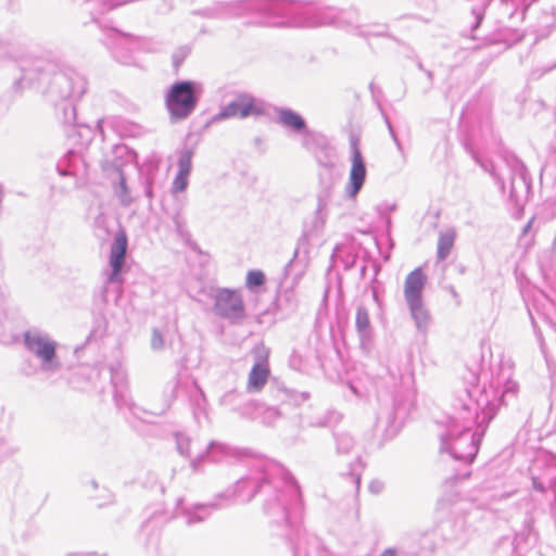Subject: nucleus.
<instances>
[{
	"label": "nucleus",
	"mask_w": 556,
	"mask_h": 556,
	"mask_svg": "<svg viewBox=\"0 0 556 556\" xmlns=\"http://www.w3.org/2000/svg\"><path fill=\"white\" fill-rule=\"evenodd\" d=\"M510 376V368L501 369L492 377L488 389L473 383L478 377L470 374V386L454 393L446 429L440 433L442 462L455 470V473L445 478L446 485L469 476L467 466L473 462L481 439L498 406L516 396L518 384Z\"/></svg>",
	"instance_id": "obj_1"
},
{
	"label": "nucleus",
	"mask_w": 556,
	"mask_h": 556,
	"mask_svg": "<svg viewBox=\"0 0 556 556\" xmlns=\"http://www.w3.org/2000/svg\"><path fill=\"white\" fill-rule=\"evenodd\" d=\"M303 4L295 1L280 0H237L220 2L205 9L202 14L210 18L228 20L248 14H256L262 17L266 26L298 27L325 24L332 21V15L321 12L320 18L302 17Z\"/></svg>",
	"instance_id": "obj_2"
},
{
	"label": "nucleus",
	"mask_w": 556,
	"mask_h": 556,
	"mask_svg": "<svg viewBox=\"0 0 556 556\" xmlns=\"http://www.w3.org/2000/svg\"><path fill=\"white\" fill-rule=\"evenodd\" d=\"M475 161L488 172L495 180L502 192L506 190V179H509V199L515 205H522L530 189L531 179L525 164L513 154L502 155L500 163L481 159L477 153H472Z\"/></svg>",
	"instance_id": "obj_3"
},
{
	"label": "nucleus",
	"mask_w": 556,
	"mask_h": 556,
	"mask_svg": "<svg viewBox=\"0 0 556 556\" xmlns=\"http://www.w3.org/2000/svg\"><path fill=\"white\" fill-rule=\"evenodd\" d=\"M23 344L38 362L35 366L30 363L23 365L22 372L31 377L41 371L45 374H55L61 367V361L56 354L58 343L47 332L37 328L28 329L23 334Z\"/></svg>",
	"instance_id": "obj_4"
},
{
	"label": "nucleus",
	"mask_w": 556,
	"mask_h": 556,
	"mask_svg": "<svg viewBox=\"0 0 556 556\" xmlns=\"http://www.w3.org/2000/svg\"><path fill=\"white\" fill-rule=\"evenodd\" d=\"M321 12H328L332 15V21L325 24L302 26L303 28H313L319 26H337V27H352L355 29V34L359 37L369 39L371 37H388V26L386 24H368V25H355L357 20V13L355 11H344L333 8L315 9L313 7L304 5L301 16L320 18Z\"/></svg>",
	"instance_id": "obj_5"
},
{
	"label": "nucleus",
	"mask_w": 556,
	"mask_h": 556,
	"mask_svg": "<svg viewBox=\"0 0 556 556\" xmlns=\"http://www.w3.org/2000/svg\"><path fill=\"white\" fill-rule=\"evenodd\" d=\"M202 91V85L198 81L180 80L173 84L165 96L170 118L181 121L189 117L195 110Z\"/></svg>",
	"instance_id": "obj_6"
},
{
	"label": "nucleus",
	"mask_w": 556,
	"mask_h": 556,
	"mask_svg": "<svg viewBox=\"0 0 556 556\" xmlns=\"http://www.w3.org/2000/svg\"><path fill=\"white\" fill-rule=\"evenodd\" d=\"M314 155L317 161V163L325 169V177L324 174H319L320 176V185L321 188L318 191L317 194V206L315 210V219H314V227L323 228L326 219L328 217V204L331 199L332 193V186H333V179H332V168L336 163V152L334 149L331 147L324 144L320 147H316L314 150Z\"/></svg>",
	"instance_id": "obj_7"
},
{
	"label": "nucleus",
	"mask_w": 556,
	"mask_h": 556,
	"mask_svg": "<svg viewBox=\"0 0 556 556\" xmlns=\"http://www.w3.org/2000/svg\"><path fill=\"white\" fill-rule=\"evenodd\" d=\"M212 299L213 312L217 317L237 326L245 321L248 313L241 290L217 288Z\"/></svg>",
	"instance_id": "obj_8"
},
{
	"label": "nucleus",
	"mask_w": 556,
	"mask_h": 556,
	"mask_svg": "<svg viewBox=\"0 0 556 556\" xmlns=\"http://www.w3.org/2000/svg\"><path fill=\"white\" fill-rule=\"evenodd\" d=\"M86 79L74 68L67 67L52 75L48 94L53 102L78 100L86 91Z\"/></svg>",
	"instance_id": "obj_9"
},
{
	"label": "nucleus",
	"mask_w": 556,
	"mask_h": 556,
	"mask_svg": "<svg viewBox=\"0 0 556 556\" xmlns=\"http://www.w3.org/2000/svg\"><path fill=\"white\" fill-rule=\"evenodd\" d=\"M102 42L111 50L112 55L122 64L132 63V53L142 47V39L115 28H104Z\"/></svg>",
	"instance_id": "obj_10"
},
{
	"label": "nucleus",
	"mask_w": 556,
	"mask_h": 556,
	"mask_svg": "<svg viewBox=\"0 0 556 556\" xmlns=\"http://www.w3.org/2000/svg\"><path fill=\"white\" fill-rule=\"evenodd\" d=\"M529 471L533 489L541 493L551 490L556 498V456L540 453L533 460Z\"/></svg>",
	"instance_id": "obj_11"
},
{
	"label": "nucleus",
	"mask_w": 556,
	"mask_h": 556,
	"mask_svg": "<svg viewBox=\"0 0 556 556\" xmlns=\"http://www.w3.org/2000/svg\"><path fill=\"white\" fill-rule=\"evenodd\" d=\"M266 113L264 101L255 98L251 93L241 92L237 97L222 108L217 118L226 119L231 117L245 118L249 116H260Z\"/></svg>",
	"instance_id": "obj_12"
},
{
	"label": "nucleus",
	"mask_w": 556,
	"mask_h": 556,
	"mask_svg": "<svg viewBox=\"0 0 556 556\" xmlns=\"http://www.w3.org/2000/svg\"><path fill=\"white\" fill-rule=\"evenodd\" d=\"M252 355L254 364L248 376L247 391L249 393H258L264 389L270 376L268 363L269 349L261 342L253 348Z\"/></svg>",
	"instance_id": "obj_13"
},
{
	"label": "nucleus",
	"mask_w": 556,
	"mask_h": 556,
	"mask_svg": "<svg viewBox=\"0 0 556 556\" xmlns=\"http://www.w3.org/2000/svg\"><path fill=\"white\" fill-rule=\"evenodd\" d=\"M352 149V166L350 170L349 181L345 186V194L349 199H354L362 190L367 175L364 157L357 147L356 140L351 143Z\"/></svg>",
	"instance_id": "obj_14"
},
{
	"label": "nucleus",
	"mask_w": 556,
	"mask_h": 556,
	"mask_svg": "<svg viewBox=\"0 0 556 556\" xmlns=\"http://www.w3.org/2000/svg\"><path fill=\"white\" fill-rule=\"evenodd\" d=\"M109 371L111 375V382L114 389V401L116 406L122 408H128L132 410L134 403L127 389V375L126 370L119 362H115L109 365Z\"/></svg>",
	"instance_id": "obj_15"
},
{
	"label": "nucleus",
	"mask_w": 556,
	"mask_h": 556,
	"mask_svg": "<svg viewBox=\"0 0 556 556\" xmlns=\"http://www.w3.org/2000/svg\"><path fill=\"white\" fill-rule=\"evenodd\" d=\"M127 252V237L124 231L115 235L114 241L110 250V267L111 273L108 276L109 283L122 282L121 274L125 264Z\"/></svg>",
	"instance_id": "obj_16"
},
{
	"label": "nucleus",
	"mask_w": 556,
	"mask_h": 556,
	"mask_svg": "<svg viewBox=\"0 0 556 556\" xmlns=\"http://www.w3.org/2000/svg\"><path fill=\"white\" fill-rule=\"evenodd\" d=\"M427 276L421 267L412 270L404 281V299L406 303L424 300V289L426 287Z\"/></svg>",
	"instance_id": "obj_17"
},
{
	"label": "nucleus",
	"mask_w": 556,
	"mask_h": 556,
	"mask_svg": "<svg viewBox=\"0 0 556 556\" xmlns=\"http://www.w3.org/2000/svg\"><path fill=\"white\" fill-rule=\"evenodd\" d=\"M230 455V447L227 444L212 441L204 451L191 459V467L199 470L204 462L219 463Z\"/></svg>",
	"instance_id": "obj_18"
},
{
	"label": "nucleus",
	"mask_w": 556,
	"mask_h": 556,
	"mask_svg": "<svg viewBox=\"0 0 556 556\" xmlns=\"http://www.w3.org/2000/svg\"><path fill=\"white\" fill-rule=\"evenodd\" d=\"M388 376L391 383V392L393 394L409 395L413 389V374L407 365L403 368L389 367Z\"/></svg>",
	"instance_id": "obj_19"
},
{
	"label": "nucleus",
	"mask_w": 556,
	"mask_h": 556,
	"mask_svg": "<svg viewBox=\"0 0 556 556\" xmlns=\"http://www.w3.org/2000/svg\"><path fill=\"white\" fill-rule=\"evenodd\" d=\"M276 313L286 318L293 315L299 307V300L294 287L279 290L275 300Z\"/></svg>",
	"instance_id": "obj_20"
},
{
	"label": "nucleus",
	"mask_w": 556,
	"mask_h": 556,
	"mask_svg": "<svg viewBox=\"0 0 556 556\" xmlns=\"http://www.w3.org/2000/svg\"><path fill=\"white\" fill-rule=\"evenodd\" d=\"M83 170H85L84 160L75 150H68L58 164V172L62 176H78Z\"/></svg>",
	"instance_id": "obj_21"
},
{
	"label": "nucleus",
	"mask_w": 556,
	"mask_h": 556,
	"mask_svg": "<svg viewBox=\"0 0 556 556\" xmlns=\"http://www.w3.org/2000/svg\"><path fill=\"white\" fill-rule=\"evenodd\" d=\"M410 317L419 332L426 333L431 325V315L424 300L406 303Z\"/></svg>",
	"instance_id": "obj_22"
},
{
	"label": "nucleus",
	"mask_w": 556,
	"mask_h": 556,
	"mask_svg": "<svg viewBox=\"0 0 556 556\" xmlns=\"http://www.w3.org/2000/svg\"><path fill=\"white\" fill-rule=\"evenodd\" d=\"M355 328L362 342L371 338L372 328L370 324L369 311L364 305L356 307Z\"/></svg>",
	"instance_id": "obj_23"
},
{
	"label": "nucleus",
	"mask_w": 556,
	"mask_h": 556,
	"mask_svg": "<svg viewBox=\"0 0 556 556\" xmlns=\"http://www.w3.org/2000/svg\"><path fill=\"white\" fill-rule=\"evenodd\" d=\"M456 230L454 228H447L439 232L438 245H437V258L438 261H444L451 254V251L455 244Z\"/></svg>",
	"instance_id": "obj_24"
},
{
	"label": "nucleus",
	"mask_w": 556,
	"mask_h": 556,
	"mask_svg": "<svg viewBox=\"0 0 556 556\" xmlns=\"http://www.w3.org/2000/svg\"><path fill=\"white\" fill-rule=\"evenodd\" d=\"M160 162V157H157L155 154H152L144 161L141 168V170L146 174L143 181L144 194L150 201L153 199V175L159 169Z\"/></svg>",
	"instance_id": "obj_25"
},
{
	"label": "nucleus",
	"mask_w": 556,
	"mask_h": 556,
	"mask_svg": "<svg viewBox=\"0 0 556 556\" xmlns=\"http://www.w3.org/2000/svg\"><path fill=\"white\" fill-rule=\"evenodd\" d=\"M93 135L94 130L90 126L83 124H75L66 130L67 138L80 147L88 146L92 141Z\"/></svg>",
	"instance_id": "obj_26"
},
{
	"label": "nucleus",
	"mask_w": 556,
	"mask_h": 556,
	"mask_svg": "<svg viewBox=\"0 0 556 556\" xmlns=\"http://www.w3.org/2000/svg\"><path fill=\"white\" fill-rule=\"evenodd\" d=\"M278 122L295 131H302L306 128L305 121L296 112L290 109H281L277 114Z\"/></svg>",
	"instance_id": "obj_27"
},
{
	"label": "nucleus",
	"mask_w": 556,
	"mask_h": 556,
	"mask_svg": "<svg viewBox=\"0 0 556 556\" xmlns=\"http://www.w3.org/2000/svg\"><path fill=\"white\" fill-rule=\"evenodd\" d=\"M76 100H60L54 102L61 123L68 128L76 124Z\"/></svg>",
	"instance_id": "obj_28"
},
{
	"label": "nucleus",
	"mask_w": 556,
	"mask_h": 556,
	"mask_svg": "<svg viewBox=\"0 0 556 556\" xmlns=\"http://www.w3.org/2000/svg\"><path fill=\"white\" fill-rule=\"evenodd\" d=\"M18 450V444L10 435V433L3 429H0V464L12 457Z\"/></svg>",
	"instance_id": "obj_29"
},
{
	"label": "nucleus",
	"mask_w": 556,
	"mask_h": 556,
	"mask_svg": "<svg viewBox=\"0 0 556 556\" xmlns=\"http://www.w3.org/2000/svg\"><path fill=\"white\" fill-rule=\"evenodd\" d=\"M172 222L177 236L187 244L191 245V233L187 227V220L181 211H177L172 216Z\"/></svg>",
	"instance_id": "obj_30"
},
{
	"label": "nucleus",
	"mask_w": 556,
	"mask_h": 556,
	"mask_svg": "<svg viewBox=\"0 0 556 556\" xmlns=\"http://www.w3.org/2000/svg\"><path fill=\"white\" fill-rule=\"evenodd\" d=\"M118 182L114 187L115 194L117 195L121 204L125 207H128L132 204L134 198L130 194V190L126 182V177L124 176V173L118 168Z\"/></svg>",
	"instance_id": "obj_31"
},
{
	"label": "nucleus",
	"mask_w": 556,
	"mask_h": 556,
	"mask_svg": "<svg viewBox=\"0 0 556 556\" xmlns=\"http://www.w3.org/2000/svg\"><path fill=\"white\" fill-rule=\"evenodd\" d=\"M341 414L333 409H328L311 421V426L328 428L338 425L341 421Z\"/></svg>",
	"instance_id": "obj_32"
},
{
	"label": "nucleus",
	"mask_w": 556,
	"mask_h": 556,
	"mask_svg": "<svg viewBox=\"0 0 556 556\" xmlns=\"http://www.w3.org/2000/svg\"><path fill=\"white\" fill-rule=\"evenodd\" d=\"M333 435L338 454H349L355 446V440L349 432L339 431Z\"/></svg>",
	"instance_id": "obj_33"
},
{
	"label": "nucleus",
	"mask_w": 556,
	"mask_h": 556,
	"mask_svg": "<svg viewBox=\"0 0 556 556\" xmlns=\"http://www.w3.org/2000/svg\"><path fill=\"white\" fill-rule=\"evenodd\" d=\"M91 5V13L102 14L116 7L127 3L129 0H85Z\"/></svg>",
	"instance_id": "obj_34"
},
{
	"label": "nucleus",
	"mask_w": 556,
	"mask_h": 556,
	"mask_svg": "<svg viewBox=\"0 0 556 556\" xmlns=\"http://www.w3.org/2000/svg\"><path fill=\"white\" fill-rule=\"evenodd\" d=\"M177 452L185 457H189L190 460L193 458L191 453L192 441L189 435L181 432L174 434Z\"/></svg>",
	"instance_id": "obj_35"
},
{
	"label": "nucleus",
	"mask_w": 556,
	"mask_h": 556,
	"mask_svg": "<svg viewBox=\"0 0 556 556\" xmlns=\"http://www.w3.org/2000/svg\"><path fill=\"white\" fill-rule=\"evenodd\" d=\"M364 469V465L359 457H357L352 464L350 472L346 478L354 485L355 492L357 493L361 486V478Z\"/></svg>",
	"instance_id": "obj_36"
},
{
	"label": "nucleus",
	"mask_w": 556,
	"mask_h": 556,
	"mask_svg": "<svg viewBox=\"0 0 556 556\" xmlns=\"http://www.w3.org/2000/svg\"><path fill=\"white\" fill-rule=\"evenodd\" d=\"M269 392L277 402H285L287 399L292 397V391L288 390L283 384L275 379L270 381Z\"/></svg>",
	"instance_id": "obj_37"
},
{
	"label": "nucleus",
	"mask_w": 556,
	"mask_h": 556,
	"mask_svg": "<svg viewBox=\"0 0 556 556\" xmlns=\"http://www.w3.org/2000/svg\"><path fill=\"white\" fill-rule=\"evenodd\" d=\"M192 155L193 152L190 149L180 151L177 162L178 173L190 175L192 169Z\"/></svg>",
	"instance_id": "obj_38"
},
{
	"label": "nucleus",
	"mask_w": 556,
	"mask_h": 556,
	"mask_svg": "<svg viewBox=\"0 0 556 556\" xmlns=\"http://www.w3.org/2000/svg\"><path fill=\"white\" fill-rule=\"evenodd\" d=\"M265 275L262 270H249L245 278V286L250 290H254L265 283Z\"/></svg>",
	"instance_id": "obj_39"
},
{
	"label": "nucleus",
	"mask_w": 556,
	"mask_h": 556,
	"mask_svg": "<svg viewBox=\"0 0 556 556\" xmlns=\"http://www.w3.org/2000/svg\"><path fill=\"white\" fill-rule=\"evenodd\" d=\"M150 346L154 352H161L165 349L166 338L164 330L159 328L152 329Z\"/></svg>",
	"instance_id": "obj_40"
},
{
	"label": "nucleus",
	"mask_w": 556,
	"mask_h": 556,
	"mask_svg": "<svg viewBox=\"0 0 556 556\" xmlns=\"http://www.w3.org/2000/svg\"><path fill=\"white\" fill-rule=\"evenodd\" d=\"M193 389H194V393H192L191 397H192V401H193V403L195 405L194 415L197 417L199 413L204 412L205 404H206V399H205V395L202 392V390L199 389L195 383H193Z\"/></svg>",
	"instance_id": "obj_41"
},
{
	"label": "nucleus",
	"mask_w": 556,
	"mask_h": 556,
	"mask_svg": "<svg viewBox=\"0 0 556 556\" xmlns=\"http://www.w3.org/2000/svg\"><path fill=\"white\" fill-rule=\"evenodd\" d=\"M139 483L146 489H154L159 484V477L155 471L147 470L138 478Z\"/></svg>",
	"instance_id": "obj_42"
},
{
	"label": "nucleus",
	"mask_w": 556,
	"mask_h": 556,
	"mask_svg": "<svg viewBox=\"0 0 556 556\" xmlns=\"http://www.w3.org/2000/svg\"><path fill=\"white\" fill-rule=\"evenodd\" d=\"M188 177H189L188 174L177 173V175L173 181L172 191L174 193L185 191L189 184Z\"/></svg>",
	"instance_id": "obj_43"
},
{
	"label": "nucleus",
	"mask_w": 556,
	"mask_h": 556,
	"mask_svg": "<svg viewBox=\"0 0 556 556\" xmlns=\"http://www.w3.org/2000/svg\"><path fill=\"white\" fill-rule=\"evenodd\" d=\"M382 116H383V119H384L386 125H387V127H388V130H389V132H390V136H391L392 140L394 141V143H395V146H396L397 150H399V151H402V143H401V141L399 140L397 135H396V132H395V130H394V128H393V126H392V124H391V122H390V119H389L388 115H387L383 111H382Z\"/></svg>",
	"instance_id": "obj_44"
},
{
	"label": "nucleus",
	"mask_w": 556,
	"mask_h": 556,
	"mask_svg": "<svg viewBox=\"0 0 556 556\" xmlns=\"http://www.w3.org/2000/svg\"><path fill=\"white\" fill-rule=\"evenodd\" d=\"M189 52H190V49L187 48V47H182V48L178 49L173 54V63H174V65L175 66H179L185 61V59L187 58Z\"/></svg>",
	"instance_id": "obj_45"
},
{
	"label": "nucleus",
	"mask_w": 556,
	"mask_h": 556,
	"mask_svg": "<svg viewBox=\"0 0 556 556\" xmlns=\"http://www.w3.org/2000/svg\"><path fill=\"white\" fill-rule=\"evenodd\" d=\"M395 210V204L383 202L376 206V212L380 217H388V215Z\"/></svg>",
	"instance_id": "obj_46"
},
{
	"label": "nucleus",
	"mask_w": 556,
	"mask_h": 556,
	"mask_svg": "<svg viewBox=\"0 0 556 556\" xmlns=\"http://www.w3.org/2000/svg\"><path fill=\"white\" fill-rule=\"evenodd\" d=\"M238 395L239 394L236 390L228 391L219 399V403L222 405H232L236 402Z\"/></svg>",
	"instance_id": "obj_47"
},
{
	"label": "nucleus",
	"mask_w": 556,
	"mask_h": 556,
	"mask_svg": "<svg viewBox=\"0 0 556 556\" xmlns=\"http://www.w3.org/2000/svg\"><path fill=\"white\" fill-rule=\"evenodd\" d=\"M471 12H472V14H473V16L476 18V23H475V25L472 27L475 29V28H477L480 25V23H481V21L483 18L484 5L483 4L476 5V7L472 8Z\"/></svg>",
	"instance_id": "obj_48"
},
{
	"label": "nucleus",
	"mask_w": 556,
	"mask_h": 556,
	"mask_svg": "<svg viewBox=\"0 0 556 556\" xmlns=\"http://www.w3.org/2000/svg\"><path fill=\"white\" fill-rule=\"evenodd\" d=\"M368 489L372 494H379L383 491L384 483L380 480H372L369 483Z\"/></svg>",
	"instance_id": "obj_49"
},
{
	"label": "nucleus",
	"mask_w": 556,
	"mask_h": 556,
	"mask_svg": "<svg viewBox=\"0 0 556 556\" xmlns=\"http://www.w3.org/2000/svg\"><path fill=\"white\" fill-rule=\"evenodd\" d=\"M279 412L276 407H268L266 409V417L270 418V419H277L279 417Z\"/></svg>",
	"instance_id": "obj_50"
},
{
	"label": "nucleus",
	"mask_w": 556,
	"mask_h": 556,
	"mask_svg": "<svg viewBox=\"0 0 556 556\" xmlns=\"http://www.w3.org/2000/svg\"><path fill=\"white\" fill-rule=\"evenodd\" d=\"M399 551L395 547L386 548L379 556H397Z\"/></svg>",
	"instance_id": "obj_51"
},
{
	"label": "nucleus",
	"mask_w": 556,
	"mask_h": 556,
	"mask_svg": "<svg viewBox=\"0 0 556 556\" xmlns=\"http://www.w3.org/2000/svg\"><path fill=\"white\" fill-rule=\"evenodd\" d=\"M293 263H294V258H292L291 261H289L287 263V265L285 266V275L288 276L290 274V270L293 266Z\"/></svg>",
	"instance_id": "obj_52"
},
{
	"label": "nucleus",
	"mask_w": 556,
	"mask_h": 556,
	"mask_svg": "<svg viewBox=\"0 0 556 556\" xmlns=\"http://www.w3.org/2000/svg\"><path fill=\"white\" fill-rule=\"evenodd\" d=\"M102 123H103V121H102V119H99V121L97 122V125H96V128L99 130V132H100L101 135H103Z\"/></svg>",
	"instance_id": "obj_53"
},
{
	"label": "nucleus",
	"mask_w": 556,
	"mask_h": 556,
	"mask_svg": "<svg viewBox=\"0 0 556 556\" xmlns=\"http://www.w3.org/2000/svg\"><path fill=\"white\" fill-rule=\"evenodd\" d=\"M448 290L453 298H455V299L458 298V293L456 292L454 287H450Z\"/></svg>",
	"instance_id": "obj_54"
},
{
	"label": "nucleus",
	"mask_w": 556,
	"mask_h": 556,
	"mask_svg": "<svg viewBox=\"0 0 556 556\" xmlns=\"http://www.w3.org/2000/svg\"><path fill=\"white\" fill-rule=\"evenodd\" d=\"M393 419H394V414H393V410H391V412H389V413H388V420H387V422L389 424V422H391Z\"/></svg>",
	"instance_id": "obj_55"
},
{
	"label": "nucleus",
	"mask_w": 556,
	"mask_h": 556,
	"mask_svg": "<svg viewBox=\"0 0 556 556\" xmlns=\"http://www.w3.org/2000/svg\"><path fill=\"white\" fill-rule=\"evenodd\" d=\"M425 73H426V75H427L428 79H429L430 81H432V79H433V74H432V72H431V71L426 70V71H425Z\"/></svg>",
	"instance_id": "obj_56"
},
{
	"label": "nucleus",
	"mask_w": 556,
	"mask_h": 556,
	"mask_svg": "<svg viewBox=\"0 0 556 556\" xmlns=\"http://www.w3.org/2000/svg\"><path fill=\"white\" fill-rule=\"evenodd\" d=\"M371 289H372V298H374V300H375L376 302H378V294H377V290L375 289V287H374V286L371 287Z\"/></svg>",
	"instance_id": "obj_57"
},
{
	"label": "nucleus",
	"mask_w": 556,
	"mask_h": 556,
	"mask_svg": "<svg viewBox=\"0 0 556 556\" xmlns=\"http://www.w3.org/2000/svg\"><path fill=\"white\" fill-rule=\"evenodd\" d=\"M153 523V520H148L144 525H143V530H147L149 529V527Z\"/></svg>",
	"instance_id": "obj_58"
},
{
	"label": "nucleus",
	"mask_w": 556,
	"mask_h": 556,
	"mask_svg": "<svg viewBox=\"0 0 556 556\" xmlns=\"http://www.w3.org/2000/svg\"><path fill=\"white\" fill-rule=\"evenodd\" d=\"M418 68H419V70H421V71H424V72L426 71V70L424 68V66H422V63H421V62H419V63H418Z\"/></svg>",
	"instance_id": "obj_59"
},
{
	"label": "nucleus",
	"mask_w": 556,
	"mask_h": 556,
	"mask_svg": "<svg viewBox=\"0 0 556 556\" xmlns=\"http://www.w3.org/2000/svg\"><path fill=\"white\" fill-rule=\"evenodd\" d=\"M554 405H555V402H554V401H552V402H551V412H553V409H554Z\"/></svg>",
	"instance_id": "obj_60"
},
{
	"label": "nucleus",
	"mask_w": 556,
	"mask_h": 556,
	"mask_svg": "<svg viewBox=\"0 0 556 556\" xmlns=\"http://www.w3.org/2000/svg\"><path fill=\"white\" fill-rule=\"evenodd\" d=\"M530 226H531V222L527 224V226L525 227V230H527Z\"/></svg>",
	"instance_id": "obj_61"
},
{
	"label": "nucleus",
	"mask_w": 556,
	"mask_h": 556,
	"mask_svg": "<svg viewBox=\"0 0 556 556\" xmlns=\"http://www.w3.org/2000/svg\"><path fill=\"white\" fill-rule=\"evenodd\" d=\"M377 422H378V424L382 422V418H381V417H378Z\"/></svg>",
	"instance_id": "obj_62"
},
{
	"label": "nucleus",
	"mask_w": 556,
	"mask_h": 556,
	"mask_svg": "<svg viewBox=\"0 0 556 556\" xmlns=\"http://www.w3.org/2000/svg\"><path fill=\"white\" fill-rule=\"evenodd\" d=\"M92 485H93V488H97V486H98V484H97V482H96V481H92Z\"/></svg>",
	"instance_id": "obj_63"
},
{
	"label": "nucleus",
	"mask_w": 556,
	"mask_h": 556,
	"mask_svg": "<svg viewBox=\"0 0 556 556\" xmlns=\"http://www.w3.org/2000/svg\"><path fill=\"white\" fill-rule=\"evenodd\" d=\"M12 556H24V555H21V554H14V555H12Z\"/></svg>",
	"instance_id": "obj_64"
}]
</instances>
